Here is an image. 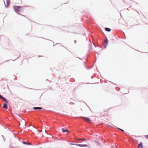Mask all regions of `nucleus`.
<instances>
[{
  "label": "nucleus",
  "instance_id": "obj_16",
  "mask_svg": "<svg viewBox=\"0 0 148 148\" xmlns=\"http://www.w3.org/2000/svg\"><path fill=\"white\" fill-rule=\"evenodd\" d=\"M119 129L120 130H121L123 132H124V131L123 130H122V129Z\"/></svg>",
  "mask_w": 148,
  "mask_h": 148
},
{
  "label": "nucleus",
  "instance_id": "obj_6",
  "mask_svg": "<svg viewBox=\"0 0 148 148\" xmlns=\"http://www.w3.org/2000/svg\"><path fill=\"white\" fill-rule=\"evenodd\" d=\"M62 132L63 133H65V132H69V129H67L66 130H65L64 129V128H62Z\"/></svg>",
  "mask_w": 148,
  "mask_h": 148
},
{
  "label": "nucleus",
  "instance_id": "obj_17",
  "mask_svg": "<svg viewBox=\"0 0 148 148\" xmlns=\"http://www.w3.org/2000/svg\"><path fill=\"white\" fill-rule=\"evenodd\" d=\"M27 144H28V145H30V143H27Z\"/></svg>",
  "mask_w": 148,
  "mask_h": 148
},
{
  "label": "nucleus",
  "instance_id": "obj_1",
  "mask_svg": "<svg viewBox=\"0 0 148 148\" xmlns=\"http://www.w3.org/2000/svg\"><path fill=\"white\" fill-rule=\"evenodd\" d=\"M13 8L14 11L17 14H20V12L22 10V7L18 6H14Z\"/></svg>",
  "mask_w": 148,
  "mask_h": 148
},
{
  "label": "nucleus",
  "instance_id": "obj_10",
  "mask_svg": "<svg viewBox=\"0 0 148 148\" xmlns=\"http://www.w3.org/2000/svg\"><path fill=\"white\" fill-rule=\"evenodd\" d=\"M42 109V108L40 107H34V110L39 109L41 110Z\"/></svg>",
  "mask_w": 148,
  "mask_h": 148
},
{
  "label": "nucleus",
  "instance_id": "obj_3",
  "mask_svg": "<svg viewBox=\"0 0 148 148\" xmlns=\"http://www.w3.org/2000/svg\"><path fill=\"white\" fill-rule=\"evenodd\" d=\"M82 118L83 119H84V120H86V121L87 122H90V121L89 119L88 118L86 117H82Z\"/></svg>",
  "mask_w": 148,
  "mask_h": 148
},
{
  "label": "nucleus",
  "instance_id": "obj_5",
  "mask_svg": "<svg viewBox=\"0 0 148 148\" xmlns=\"http://www.w3.org/2000/svg\"><path fill=\"white\" fill-rule=\"evenodd\" d=\"M143 144L141 143H140V144L138 145V147L139 148H143Z\"/></svg>",
  "mask_w": 148,
  "mask_h": 148
},
{
  "label": "nucleus",
  "instance_id": "obj_18",
  "mask_svg": "<svg viewBox=\"0 0 148 148\" xmlns=\"http://www.w3.org/2000/svg\"><path fill=\"white\" fill-rule=\"evenodd\" d=\"M76 42H77L76 41V40H75V43H76Z\"/></svg>",
  "mask_w": 148,
  "mask_h": 148
},
{
  "label": "nucleus",
  "instance_id": "obj_15",
  "mask_svg": "<svg viewBox=\"0 0 148 148\" xmlns=\"http://www.w3.org/2000/svg\"><path fill=\"white\" fill-rule=\"evenodd\" d=\"M38 132H42V130H41L40 131H38Z\"/></svg>",
  "mask_w": 148,
  "mask_h": 148
},
{
  "label": "nucleus",
  "instance_id": "obj_9",
  "mask_svg": "<svg viewBox=\"0 0 148 148\" xmlns=\"http://www.w3.org/2000/svg\"><path fill=\"white\" fill-rule=\"evenodd\" d=\"M105 43H106V44L105 45V47L106 48V46L107 45L108 42V40L107 39H106V40H105L104 41Z\"/></svg>",
  "mask_w": 148,
  "mask_h": 148
},
{
  "label": "nucleus",
  "instance_id": "obj_12",
  "mask_svg": "<svg viewBox=\"0 0 148 148\" xmlns=\"http://www.w3.org/2000/svg\"><path fill=\"white\" fill-rule=\"evenodd\" d=\"M77 140L78 141H80V140H82L83 141H85V138H82V139L77 138Z\"/></svg>",
  "mask_w": 148,
  "mask_h": 148
},
{
  "label": "nucleus",
  "instance_id": "obj_11",
  "mask_svg": "<svg viewBox=\"0 0 148 148\" xmlns=\"http://www.w3.org/2000/svg\"><path fill=\"white\" fill-rule=\"evenodd\" d=\"M105 29L106 31L108 32H110L111 31V29L108 28H106Z\"/></svg>",
  "mask_w": 148,
  "mask_h": 148
},
{
  "label": "nucleus",
  "instance_id": "obj_14",
  "mask_svg": "<svg viewBox=\"0 0 148 148\" xmlns=\"http://www.w3.org/2000/svg\"><path fill=\"white\" fill-rule=\"evenodd\" d=\"M146 137L147 138H148V135H146Z\"/></svg>",
  "mask_w": 148,
  "mask_h": 148
},
{
  "label": "nucleus",
  "instance_id": "obj_7",
  "mask_svg": "<svg viewBox=\"0 0 148 148\" xmlns=\"http://www.w3.org/2000/svg\"><path fill=\"white\" fill-rule=\"evenodd\" d=\"M3 107L4 109H7L8 108V106L7 104L4 103Z\"/></svg>",
  "mask_w": 148,
  "mask_h": 148
},
{
  "label": "nucleus",
  "instance_id": "obj_13",
  "mask_svg": "<svg viewBox=\"0 0 148 148\" xmlns=\"http://www.w3.org/2000/svg\"><path fill=\"white\" fill-rule=\"evenodd\" d=\"M23 144H27V143L26 142H23Z\"/></svg>",
  "mask_w": 148,
  "mask_h": 148
},
{
  "label": "nucleus",
  "instance_id": "obj_8",
  "mask_svg": "<svg viewBox=\"0 0 148 148\" xmlns=\"http://www.w3.org/2000/svg\"><path fill=\"white\" fill-rule=\"evenodd\" d=\"M0 98L3 100L6 103H7V101L5 98H4L2 96H1V95H0Z\"/></svg>",
  "mask_w": 148,
  "mask_h": 148
},
{
  "label": "nucleus",
  "instance_id": "obj_2",
  "mask_svg": "<svg viewBox=\"0 0 148 148\" xmlns=\"http://www.w3.org/2000/svg\"><path fill=\"white\" fill-rule=\"evenodd\" d=\"M73 145L80 147H87L88 146V145H82L80 144H73Z\"/></svg>",
  "mask_w": 148,
  "mask_h": 148
},
{
  "label": "nucleus",
  "instance_id": "obj_4",
  "mask_svg": "<svg viewBox=\"0 0 148 148\" xmlns=\"http://www.w3.org/2000/svg\"><path fill=\"white\" fill-rule=\"evenodd\" d=\"M10 0H6V6L8 7L10 5Z\"/></svg>",
  "mask_w": 148,
  "mask_h": 148
}]
</instances>
